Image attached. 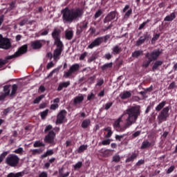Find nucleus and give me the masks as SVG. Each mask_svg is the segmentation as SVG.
Returning a JSON list of instances; mask_svg holds the SVG:
<instances>
[{"label":"nucleus","instance_id":"412c9836","mask_svg":"<svg viewBox=\"0 0 177 177\" xmlns=\"http://www.w3.org/2000/svg\"><path fill=\"white\" fill-rule=\"evenodd\" d=\"M121 52H122V48H121L118 45L113 46L112 48L113 55H120V53H121Z\"/></svg>","mask_w":177,"mask_h":177},{"label":"nucleus","instance_id":"e433bc0d","mask_svg":"<svg viewBox=\"0 0 177 177\" xmlns=\"http://www.w3.org/2000/svg\"><path fill=\"white\" fill-rule=\"evenodd\" d=\"M17 84H13L12 86V91H11V94L10 96H13L14 95L16 94V92H17Z\"/></svg>","mask_w":177,"mask_h":177},{"label":"nucleus","instance_id":"7c9ffc66","mask_svg":"<svg viewBox=\"0 0 177 177\" xmlns=\"http://www.w3.org/2000/svg\"><path fill=\"white\" fill-rule=\"evenodd\" d=\"M45 144L40 140L35 141L33 144V147H44Z\"/></svg>","mask_w":177,"mask_h":177},{"label":"nucleus","instance_id":"4be33fe9","mask_svg":"<svg viewBox=\"0 0 177 177\" xmlns=\"http://www.w3.org/2000/svg\"><path fill=\"white\" fill-rule=\"evenodd\" d=\"M100 153H101L102 157H104L105 158H107V157H110L111 156H113V153L111 152V149H106L104 151H103V149H102L100 151Z\"/></svg>","mask_w":177,"mask_h":177},{"label":"nucleus","instance_id":"bb28decb","mask_svg":"<svg viewBox=\"0 0 177 177\" xmlns=\"http://www.w3.org/2000/svg\"><path fill=\"white\" fill-rule=\"evenodd\" d=\"M70 175V172L67 171L66 173H64V167H62L59 169V175L58 177H67Z\"/></svg>","mask_w":177,"mask_h":177},{"label":"nucleus","instance_id":"c9c22d12","mask_svg":"<svg viewBox=\"0 0 177 177\" xmlns=\"http://www.w3.org/2000/svg\"><path fill=\"white\" fill-rule=\"evenodd\" d=\"M112 161L116 163L120 162V161H121V157L120 156V155L115 154V156H113Z\"/></svg>","mask_w":177,"mask_h":177},{"label":"nucleus","instance_id":"a878e982","mask_svg":"<svg viewBox=\"0 0 177 177\" xmlns=\"http://www.w3.org/2000/svg\"><path fill=\"white\" fill-rule=\"evenodd\" d=\"M73 35H74V33H73V30H66L65 31L66 39L71 41V39H73Z\"/></svg>","mask_w":177,"mask_h":177},{"label":"nucleus","instance_id":"052dcab7","mask_svg":"<svg viewBox=\"0 0 177 177\" xmlns=\"http://www.w3.org/2000/svg\"><path fill=\"white\" fill-rule=\"evenodd\" d=\"M10 110H12L11 108H7L4 109L3 111V115H8V113H10Z\"/></svg>","mask_w":177,"mask_h":177},{"label":"nucleus","instance_id":"ea45409f","mask_svg":"<svg viewBox=\"0 0 177 177\" xmlns=\"http://www.w3.org/2000/svg\"><path fill=\"white\" fill-rule=\"evenodd\" d=\"M105 131L108 132L107 134L106 135V138H111V135H113L111 127H107L106 129H105Z\"/></svg>","mask_w":177,"mask_h":177},{"label":"nucleus","instance_id":"423d86ee","mask_svg":"<svg viewBox=\"0 0 177 177\" xmlns=\"http://www.w3.org/2000/svg\"><path fill=\"white\" fill-rule=\"evenodd\" d=\"M28 49V46L27 44H25L21 46L18 49V50L15 53L14 55L7 56V59L10 60L12 59H15V57H19V56H21V55H24V53H27Z\"/></svg>","mask_w":177,"mask_h":177},{"label":"nucleus","instance_id":"69168bd1","mask_svg":"<svg viewBox=\"0 0 177 177\" xmlns=\"http://www.w3.org/2000/svg\"><path fill=\"white\" fill-rule=\"evenodd\" d=\"M104 57L107 60H110V59H111L113 57V55H111V53H108L105 54Z\"/></svg>","mask_w":177,"mask_h":177},{"label":"nucleus","instance_id":"72a5a7b5","mask_svg":"<svg viewBox=\"0 0 177 177\" xmlns=\"http://www.w3.org/2000/svg\"><path fill=\"white\" fill-rule=\"evenodd\" d=\"M88 149V145H81L78 150H77V153H84V151H85V150H86Z\"/></svg>","mask_w":177,"mask_h":177},{"label":"nucleus","instance_id":"473e14b6","mask_svg":"<svg viewBox=\"0 0 177 177\" xmlns=\"http://www.w3.org/2000/svg\"><path fill=\"white\" fill-rule=\"evenodd\" d=\"M21 176H23V173L21 172H18L17 174L10 173L7 176V177H21Z\"/></svg>","mask_w":177,"mask_h":177},{"label":"nucleus","instance_id":"c756f323","mask_svg":"<svg viewBox=\"0 0 177 177\" xmlns=\"http://www.w3.org/2000/svg\"><path fill=\"white\" fill-rule=\"evenodd\" d=\"M10 85H6L3 86V92L4 94L7 96H9V95L10 94Z\"/></svg>","mask_w":177,"mask_h":177},{"label":"nucleus","instance_id":"de8ad7c7","mask_svg":"<svg viewBox=\"0 0 177 177\" xmlns=\"http://www.w3.org/2000/svg\"><path fill=\"white\" fill-rule=\"evenodd\" d=\"M53 154H55L53 149H48L45 153V157H48L49 156H53Z\"/></svg>","mask_w":177,"mask_h":177},{"label":"nucleus","instance_id":"6e6d98bb","mask_svg":"<svg viewBox=\"0 0 177 177\" xmlns=\"http://www.w3.org/2000/svg\"><path fill=\"white\" fill-rule=\"evenodd\" d=\"M53 127H52L51 124H48L46 127V129H45V132H50V131H53Z\"/></svg>","mask_w":177,"mask_h":177},{"label":"nucleus","instance_id":"5701e85b","mask_svg":"<svg viewBox=\"0 0 177 177\" xmlns=\"http://www.w3.org/2000/svg\"><path fill=\"white\" fill-rule=\"evenodd\" d=\"M131 56L134 59H138L140 57V56H143V50H135L133 53H132Z\"/></svg>","mask_w":177,"mask_h":177},{"label":"nucleus","instance_id":"09e8293b","mask_svg":"<svg viewBox=\"0 0 177 177\" xmlns=\"http://www.w3.org/2000/svg\"><path fill=\"white\" fill-rule=\"evenodd\" d=\"M175 171V165H171L167 171L166 174L169 175V174H172V171Z\"/></svg>","mask_w":177,"mask_h":177},{"label":"nucleus","instance_id":"4c0bfd02","mask_svg":"<svg viewBox=\"0 0 177 177\" xmlns=\"http://www.w3.org/2000/svg\"><path fill=\"white\" fill-rule=\"evenodd\" d=\"M55 161H56V158H52L48 160V162H46L45 164V167L46 168H49V167H50V164H53V162H55Z\"/></svg>","mask_w":177,"mask_h":177},{"label":"nucleus","instance_id":"cd10ccee","mask_svg":"<svg viewBox=\"0 0 177 177\" xmlns=\"http://www.w3.org/2000/svg\"><path fill=\"white\" fill-rule=\"evenodd\" d=\"M90 125H91V120L86 119L82 121L81 127L84 129H86V128H88Z\"/></svg>","mask_w":177,"mask_h":177},{"label":"nucleus","instance_id":"a211bd4d","mask_svg":"<svg viewBox=\"0 0 177 177\" xmlns=\"http://www.w3.org/2000/svg\"><path fill=\"white\" fill-rule=\"evenodd\" d=\"M68 86H70V81L60 82L58 85L57 91L60 92V91H63L64 88H68Z\"/></svg>","mask_w":177,"mask_h":177},{"label":"nucleus","instance_id":"680f3d73","mask_svg":"<svg viewBox=\"0 0 177 177\" xmlns=\"http://www.w3.org/2000/svg\"><path fill=\"white\" fill-rule=\"evenodd\" d=\"M158 38H160V34L155 35L151 39V43L153 44V42H156Z\"/></svg>","mask_w":177,"mask_h":177},{"label":"nucleus","instance_id":"338daca9","mask_svg":"<svg viewBox=\"0 0 177 177\" xmlns=\"http://www.w3.org/2000/svg\"><path fill=\"white\" fill-rule=\"evenodd\" d=\"M92 99H95V94L91 93L87 96V100H92Z\"/></svg>","mask_w":177,"mask_h":177},{"label":"nucleus","instance_id":"603ef678","mask_svg":"<svg viewBox=\"0 0 177 177\" xmlns=\"http://www.w3.org/2000/svg\"><path fill=\"white\" fill-rule=\"evenodd\" d=\"M113 102H107V103L105 104L104 109H105V110H109V109H110V107H111V106H113Z\"/></svg>","mask_w":177,"mask_h":177},{"label":"nucleus","instance_id":"5fc2aeb1","mask_svg":"<svg viewBox=\"0 0 177 177\" xmlns=\"http://www.w3.org/2000/svg\"><path fill=\"white\" fill-rule=\"evenodd\" d=\"M43 92H45V86L44 84H41L38 89L39 93H43Z\"/></svg>","mask_w":177,"mask_h":177},{"label":"nucleus","instance_id":"3c124183","mask_svg":"<svg viewBox=\"0 0 177 177\" xmlns=\"http://www.w3.org/2000/svg\"><path fill=\"white\" fill-rule=\"evenodd\" d=\"M8 60H9V59H8V57H6L4 59H0V66H5V64L8 63Z\"/></svg>","mask_w":177,"mask_h":177},{"label":"nucleus","instance_id":"0e129e2a","mask_svg":"<svg viewBox=\"0 0 177 177\" xmlns=\"http://www.w3.org/2000/svg\"><path fill=\"white\" fill-rule=\"evenodd\" d=\"M145 164V160L141 159L137 162L136 164V167H140V165H143Z\"/></svg>","mask_w":177,"mask_h":177},{"label":"nucleus","instance_id":"4d7b16f0","mask_svg":"<svg viewBox=\"0 0 177 177\" xmlns=\"http://www.w3.org/2000/svg\"><path fill=\"white\" fill-rule=\"evenodd\" d=\"M95 80H96V75H94L88 78L89 83L93 84Z\"/></svg>","mask_w":177,"mask_h":177},{"label":"nucleus","instance_id":"393cba45","mask_svg":"<svg viewBox=\"0 0 177 177\" xmlns=\"http://www.w3.org/2000/svg\"><path fill=\"white\" fill-rule=\"evenodd\" d=\"M165 104H167V101H162L155 108L156 111H161L162 109H165L164 107H165Z\"/></svg>","mask_w":177,"mask_h":177},{"label":"nucleus","instance_id":"f03ea898","mask_svg":"<svg viewBox=\"0 0 177 177\" xmlns=\"http://www.w3.org/2000/svg\"><path fill=\"white\" fill-rule=\"evenodd\" d=\"M62 20L64 23H73V20H78L82 17L84 15V10L81 8L70 10L68 8H66L62 10Z\"/></svg>","mask_w":177,"mask_h":177},{"label":"nucleus","instance_id":"dca6fc26","mask_svg":"<svg viewBox=\"0 0 177 177\" xmlns=\"http://www.w3.org/2000/svg\"><path fill=\"white\" fill-rule=\"evenodd\" d=\"M115 11L111 12L109 14L107 15V16L105 17L104 19V23H109L111 21V20H114L115 19Z\"/></svg>","mask_w":177,"mask_h":177},{"label":"nucleus","instance_id":"6ab92c4d","mask_svg":"<svg viewBox=\"0 0 177 177\" xmlns=\"http://www.w3.org/2000/svg\"><path fill=\"white\" fill-rule=\"evenodd\" d=\"M78 70H80L79 67H71L68 72H65L64 77L68 78L73 73H75L76 71H78Z\"/></svg>","mask_w":177,"mask_h":177},{"label":"nucleus","instance_id":"aec40b11","mask_svg":"<svg viewBox=\"0 0 177 177\" xmlns=\"http://www.w3.org/2000/svg\"><path fill=\"white\" fill-rule=\"evenodd\" d=\"M131 96H132V93H131V91H124L120 95V97L122 100H125V99H129Z\"/></svg>","mask_w":177,"mask_h":177},{"label":"nucleus","instance_id":"9b49d317","mask_svg":"<svg viewBox=\"0 0 177 177\" xmlns=\"http://www.w3.org/2000/svg\"><path fill=\"white\" fill-rule=\"evenodd\" d=\"M66 115L67 111H66V109L60 111L57 115L56 124H63V122H64V120H66Z\"/></svg>","mask_w":177,"mask_h":177},{"label":"nucleus","instance_id":"7ed1b4c3","mask_svg":"<svg viewBox=\"0 0 177 177\" xmlns=\"http://www.w3.org/2000/svg\"><path fill=\"white\" fill-rule=\"evenodd\" d=\"M60 132V127H55L53 130L50 131L45 136V142L48 143L51 146H55V138H56V134Z\"/></svg>","mask_w":177,"mask_h":177},{"label":"nucleus","instance_id":"b1692460","mask_svg":"<svg viewBox=\"0 0 177 177\" xmlns=\"http://www.w3.org/2000/svg\"><path fill=\"white\" fill-rule=\"evenodd\" d=\"M175 19H176V15H175V12H172L165 17L164 21H172Z\"/></svg>","mask_w":177,"mask_h":177},{"label":"nucleus","instance_id":"8fccbe9b","mask_svg":"<svg viewBox=\"0 0 177 177\" xmlns=\"http://www.w3.org/2000/svg\"><path fill=\"white\" fill-rule=\"evenodd\" d=\"M147 23H150V20L147 19L146 21L143 22L142 24L140 25L138 30H143V28H145L146 24H147Z\"/></svg>","mask_w":177,"mask_h":177},{"label":"nucleus","instance_id":"ddd939ff","mask_svg":"<svg viewBox=\"0 0 177 177\" xmlns=\"http://www.w3.org/2000/svg\"><path fill=\"white\" fill-rule=\"evenodd\" d=\"M156 145V140H152L151 142L149 140H144L140 147L141 150H145L146 149H149V147H151V146H154Z\"/></svg>","mask_w":177,"mask_h":177},{"label":"nucleus","instance_id":"774afa93","mask_svg":"<svg viewBox=\"0 0 177 177\" xmlns=\"http://www.w3.org/2000/svg\"><path fill=\"white\" fill-rule=\"evenodd\" d=\"M141 133L140 131H136L134 133L132 134L133 138H138V136H140Z\"/></svg>","mask_w":177,"mask_h":177},{"label":"nucleus","instance_id":"37998d69","mask_svg":"<svg viewBox=\"0 0 177 177\" xmlns=\"http://www.w3.org/2000/svg\"><path fill=\"white\" fill-rule=\"evenodd\" d=\"M151 62H153V61L149 58H148V59H145L143 62V67H149V66H150V63H151Z\"/></svg>","mask_w":177,"mask_h":177},{"label":"nucleus","instance_id":"2f4dec72","mask_svg":"<svg viewBox=\"0 0 177 177\" xmlns=\"http://www.w3.org/2000/svg\"><path fill=\"white\" fill-rule=\"evenodd\" d=\"M138 157V154L136 153H132V155L127 158V160H126V162H131L132 161H133V160H135V158H136Z\"/></svg>","mask_w":177,"mask_h":177},{"label":"nucleus","instance_id":"1a4fd4ad","mask_svg":"<svg viewBox=\"0 0 177 177\" xmlns=\"http://www.w3.org/2000/svg\"><path fill=\"white\" fill-rule=\"evenodd\" d=\"M60 34H62V30L60 28H55L53 32H52V37L54 39V44H63V41L60 40Z\"/></svg>","mask_w":177,"mask_h":177},{"label":"nucleus","instance_id":"0eeeda50","mask_svg":"<svg viewBox=\"0 0 177 177\" xmlns=\"http://www.w3.org/2000/svg\"><path fill=\"white\" fill-rule=\"evenodd\" d=\"M12 48V44L8 39L4 38L2 35H0V49H10Z\"/></svg>","mask_w":177,"mask_h":177},{"label":"nucleus","instance_id":"f704fd0d","mask_svg":"<svg viewBox=\"0 0 177 177\" xmlns=\"http://www.w3.org/2000/svg\"><path fill=\"white\" fill-rule=\"evenodd\" d=\"M44 97H45L44 95H41L37 97L33 101L34 104H38V103H39L42 100V99H44Z\"/></svg>","mask_w":177,"mask_h":177},{"label":"nucleus","instance_id":"79ce46f5","mask_svg":"<svg viewBox=\"0 0 177 177\" xmlns=\"http://www.w3.org/2000/svg\"><path fill=\"white\" fill-rule=\"evenodd\" d=\"M128 136V134H126V133H124V134H123V135H120V136H119V135H115V139L116 140H118L119 142H121V139L124 138V136Z\"/></svg>","mask_w":177,"mask_h":177},{"label":"nucleus","instance_id":"bf43d9fd","mask_svg":"<svg viewBox=\"0 0 177 177\" xmlns=\"http://www.w3.org/2000/svg\"><path fill=\"white\" fill-rule=\"evenodd\" d=\"M176 88V83L175 82H171L168 86V89H174Z\"/></svg>","mask_w":177,"mask_h":177},{"label":"nucleus","instance_id":"c03bdc74","mask_svg":"<svg viewBox=\"0 0 177 177\" xmlns=\"http://www.w3.org/2000/svg\"><path fill=\"white\" fill-rule=\"evenodd\" d=\"M82 167V162H78L75 165H73L74 170L76 171V169H80Z\"/></svg>","mask_w":177,"mask_h":177},{"label":"nucleus","instance_id":"9d476101","mask_svg":"<svg viewBox=\"0 0 177 177\" xmlns=\"http://www.w3.org/2000/svg\"><path fill=\"white\" fill-rule=\"evenodd\" d=\"M160 55H161V51L160 50V49H157L154 50L151 53H147L145 55V57H147V59H150L153 62L154 60H157V58L158 57V56H160Z\"/></svg>","mask_w":177,"mask_h":177},{"label":"nucleus","instance_id":"f8f14e48","mask_svg":"<svg viewBox=\"0 0 177 177\" xmlns=\"http://www.w3.org/2000/svg\"><path fill=\"white\" fill-rule=\"evenodd\" d=\"M30 48L35 50L42 48V40H36L30 42Z\"/></svg>","mask_w":177,"mask_h":177},{"label":"nucleus","instance_id":"2eb2a0df","mask_svg":"<svg viewBox=\"0 0 177 177\" xmlns=\"http://www.w3.org/2000/svg\"><path fill=\"white\" fill-rule=\"evenodd\" d=\"M149 35L146 34L143 36H141L136 42V46H140V45H142V44H145L146 42V39H149Z\"/></svg>","mask_w":177,"mask_h":177},{"label":"nucleus","instance_id":"e2e57ef3","mask_svg":"<svg viewBox=\"0 0 177 177\" xmlns=\"http://www.w3.org/2000/svg\"><path fill=\"white\" fill-rule=\"evenodd\" d=\"M50 110H56V109H59V104H53L50 105Z\"/></svg>","mask_w":177,"mask_h":177},{"label":"nucleus","instance_id":"864d4df0","mask_svg":"<svg viewBox=\"0 0 177 177\" xmlns=\"http://www.w3.org/2000/svg\"><path fill=\"white\" fill-rule=\"evenodd\" d=\"M102 13H103V12H102V10H98L95 12V15H94L95 19H97L98 17H100V16H102Z\"/></svg>","mask_w":177,"mask_h":177},{"label":"nucleus","instance_id":"49530a36","mask_svg":"<svg viewBox=\"0 0 177 177\" xmlns=\"http://www.w3.org/2000/svg\"><path fill=\"white\" fill-rule=\"evenodd\" d=\"M111 142V140H110V139H106V140H102L101 142V145H102V146H109V145H110Z\"/></svg>","mask_w":177,"mask_h":177},{"label":"nucleus","instance_id":"39448f33","mask_svg":"<svg viewBox=\"0 0 177 177\" xmlns=\"http://www.w3.org/2000/svg\"><path fill=\"white\" fill-rule=\"evenodd\" d=\"M20 158L16 154H10L6 158V163L10 167H17Z\"/></svg>","mask_w":177,"mask_h":177},{"label":"nucleus","instance_id":"f3484780","mask_svg":"<svg viewBox=\"0 0 177 177\" xmlns=\"http://www.w3.org/2000/svg\"><path fill=\"white\" fill-rule=\"evenodd\" d=\"M84 95L82 94H79L77 96H76L74 99H73V104L75 106H77V104H81V103L82 102H84Z\"/></svg>","mask_w":177,"mask_h":177},{"label":"nucleus","instance_id":"a19ab883","mask_svg":"<svg viewBox=\"0 0 177 177\" xmlns=\"http://www.w3.org/2000/svg\"><path fill=\"white\" fill-rule=\"evenodd\" d=\"M81 24H82L80 26L81 30H85L88 28V24H89V23L86 21H84L83 22L81 23Z\"/></svg>","mask_w":177,"mask_h":177},{"label":"nucleus","instance_id":"4468645a","mask_svg":"<svg viewBox=\"0 0 177 177\" xmlns=\"http://www.w3.org/2000/svg\"><path fill=\"white\" fill-rule=\"evenodd\" d=\"M103 42V37L96 38L90 45L88 46V49H93L96 46H99Z\"/></svg>","mask_w":177,"mask_h":177},{"label":"nucleus","instance_id":"6e6552de","mask_svg":"<svg viewBox=\"0 0 177 177\" xmlns=\"http://www.w3.org/2000/svg\"><path fill=\"white\" fill-rule=\"evenodd\" d=\"M55 45H56L57 48L55 49L54 53H53V59H54V60H59V59H60L62 52H63V49L64 48V44H57Z\"/></svg>","mask_w":177,"mask_h":177},{"label":"nucleus","instance_id":"58836bf2","mask_svg":"<svg viewBox=\"0 0 177 177\" xmlns=\"http://www.w3.org/2000/svg\"><path fill=\"white\" fill-rule=\"evenodd\" d=\"M14 153L22 156L23 153H24V149H23V147H19L14 151Z\"/></svg>","mask_w":177,"mask_h":177},{"label":"nucleus","instance_id":"a18cd8bd","mask_svg":"<svg viewBox=\"0 0 177 177\" xmlns=\"http://www.w3.org/2000/svg\"><path fill=\"white\" fill-rule=\"evenodd\" d=\"M6 156H8V151H4L0 155V164L2 162V161H3Z\"/></svg>","mask_w":177,"mask_h":177},{"label":"nucleus","instance_id":"c85d7f7f","mask_svg":"<svg viewBox=\"0 0 177 177\" xmlns=\"http://www.w3.org/2000/svg\"><path fill=\"white\" fill-rule=\"evenodd\" d=\"M44 150V148L31 149V153L32 156H36V154H41V153H43Z\"/></svg>","mask_w":177,"mask_h":177},{"label":"nucleus","instance_id":"20e7f679","mask_svg":"<svg viewBox=\"0 0 177 177\" xmlns=\"http://www.w3.org/2000/svg\"><path fill=\"white\" fill-rule=\"evenodd\" d=\"M171 106H168L163 108L159 115H158V124H162L165 121H167L169 118V110H171Z\"/></svg>","mask_w":177,"mask_h":177},{"label":"nucleus","instance_id":"13d9d810","mask_svg":"<svg viewBox=\"0 0 177 177\" xmlns=\"http://www.w3.org/2000/svg\"><path fill=\"white\" fill-rule=\"evenodd\" d=\"M162 61H156L153 67H160V66H162Z\"/></svg>","mask_w":177,"mask_h":177},{"label":"nucleus","instance_id":"f257e3e1","mask_svg":"<svg viewBox=\"0 0 177 177\" xmlns=\"http://www.w3.org/2000/svg\"><path fill=\"white\" fill-rule=\"evenodd\" d=\"M139 115H140V106L138 105L130 106L115 121L113 128L117 132H125V130L136 122Z\"/></svg>","mask_w":177,"mask_h":177}]
</instances>
